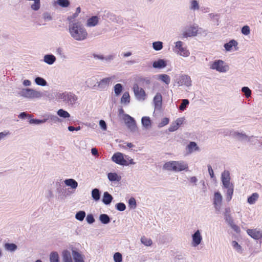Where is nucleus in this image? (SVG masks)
<instances>
[{
	"mask_svg": "<svg viewBox=\"0 0 262 262\" xmlns=\"http://www.w3.org/2000/svg\"><path fill=\"white\" fill-rule=\"evenodd\" d=\"M199 31V26L196 24L190 25L188 28L183 32V36L185 38L194 37L197 35Z\"/></svg>",
	"mask_w": 262,
	"mask_h": 262,
	"instance_id": "nucleus-8",
	"label": "nucleus"
},
{
	"mask_svg": "<svg viewBox=\"0 0 262 262\" xmlns=\"http://www.w3.org/2000/svg\"><path fill=\"white\" fill-rule=\"evenodd\" d=\"M62 262H73L71 254L69 251L64 250L62 252Z\"/></svg>",
	"mask_w": 262,
	"mask_h": 262,
	"instance_id": "nucleus-27",
	"label": "nucleus"
},
{
	"mask_svg": "<svg viewBox=\"0 0 262 262\" xmlns=\"http://www.w3.org/2000/svg\"><path fill=\"white\" fill-rule=\"evenodd\" d=\"M225 219L229 226L236 233H239V227L234 223L233 219L230 214H226Z\"/></svg>",
	"mask_w": 262,
	"mask_h": 262,
	"instance_id": "nucleus-14",
	"label": "nucleus"
},
{
	"mask_svg": "<svg viewBox=\"0 0 262 262\" xmlns=\"http://www.w3.org/2000/svg\"><path fill=\"white\" fill-rule=\"evenodd\" d=\"M242 33L245 35H248L250 34V29L248 26H244L242 27L241 30Z\"/></svg>",
	"mask_w": 262,
	"mask_h": 262,
	"instance_id": "nucleus-58",
	"label": "nucleus"
},
{
	"mask_svg": "<svg viewBox=\"0 0 262 262\" xmlns=\"http://www.w3.org/2000/svg\"><path fill=\"white\" fill-rule=\"evenodd\" d=\"M232 245L234 247V249L236 250V251L239 253L242 252V248L241 245H239L238 243L235 241L232 242Z\"/></svg>",
	"mask_w": 262,
	"mask_h": 262,
	"instance_id": "nucleus-56",
	"label": "nucleus"
},
{
	"mask_svg": "<svg viewBox=\"0 0 262 262\" xmlns=\"http://www.w3.org/2000/svg\"><path fill=\"white\" fill-rule=\"evenodd\" d=\"M222 202V196L220 192H215L214 194L213 203L215 207L217 208L219 207Z\"/></svg>",
	"mask_w": 262,
	"mask_h": 262,
	"instance_id": "nucleus-25",
	"label": "nucleus"
},
{
	"mask_svg": "<svg viewBox=\"0 0 262 262\" xmlns=\"http://www.w3.org/2000/svg\"><path fill=\"white\" fill-rule=\"evenodd\" d=\"M50 262H60L58 253L56 251L51 252L50 254Z\"/></svg>",
	"mask_w": 262,
	"mask_h": 262,
	"instance_id": "nucleus-35",
	"label": "nucleus"
},
{
	"mask_svg": "<svg viewBox=\"0 0 262 262\" xmlns=\"http://www.w3.org/2000/svg\"><path fill=\"white\" fill-rule=\"evenodd\" d=\"M175 80L178 86L184 85L189 87L191 85V78L190 76L187 75H179L177 76Z\"/></svg>",
	"mask_w": 262,
	"mask_h": 262,
	"instance_id": "nucleus-7",
	"label": "nucleus"
},
{
	"mask_svg": "<svg viewBox=\"0 0 262 262\" xmlns=\"http://www.w3.org/2000/svg\"><path fill=\"white\" fill-rule=\"evenodd\" d=\"M124 115V122L128 129L131 132L137 131L138 128L135 119L128 114H125Z\"/></svg>",
	"mask_w": 262,
	"mask_h": 262,
	"instance_id": "nucleus-6",
	"label": "nucleus"
},
{
	"mask_svg": "<svg viewBox=\"0 0 262 262\" xmlns=\"http://www.w3.org/2000/svg\"><path fill=\"white\" fill-rule=\"evenodd\" d=\"M115 78V76L106 77L103 78L99 82H98L97 86L100 90H106L109 86L110 84L111 83L113 80Z\"/></svg>",
	"mask_w": 262,
	"mask_h": 262,
	"instance_id": "nucleus-10",
	"label": "nucleus"
},
{
	"mask_svg": "<svg viewBox=\"0 0 262 262\" xmlns=\"http://www.w3.org/2000/svg\"><path fill=\"white\" fill-rule=\"evenodd\" d=\"M163 42L162 41H158L152 43V47L156 51L161 50L163 48Z\"/></svg>",
	"mask_w": 262,
	"mask_h": 262,
	"instance_id": "nucleus-47",
	"label": "nucleus"
},
{
	"mask_svg": "<svg viewBox=\"0 0 262 262\" xmlns=\"http://www.w3.org/2000/svg\"><path fill=\"white\" fill-rule=\"evenodd\" d=\"M69 32L71 36L75 40L83 41L88 36L87 31L81 22L71 21L69 25Z\"/></svg>",
	"mask_w": 262,
	"mask_h": 262,
	"instance_id": "nucleus-1",
	"label": "nucleus"
},
{
	"mask_svg": "<svg viewBox=\"0 0 262 262\" xmlns=\"http://www.w3.org/2000/svg\"><path fill=\"white\" fill-rule=\"evenodd\" d=\"M230 132L229 136H232L233 138H236L240 141L246 140L248 139L249 140V138L245 133H239L237 131H234L232 130Z\"/></svg>",
	"mask_w": 262,
	"mask_h": 262,
	"instance_id": "nucleus-16",
	"label": "nucleus"
},
{
	"mask_svg": "<svg viewBox=\"0 0 262 262\" xmlns=\"http://www.w3.org/2000/svg\"><path fill=\"white\" fill-rule=\"evenodd\" d=\"M10 135L9 131L5 130L0 133V141L5 139L7 136Z\"/></svg>",
	"mask_w": 262,
	"mask_h": 262,
	"instance_id": "nucleus-61",
	"label": "nucleus"
},
{
	"mask_svg": "<svg viewBox=\"0 0 262 262\" xmlns=\"http://www.w3.org/2000/svg\"><path fill=\"white\" fill-rule=\"evenodd\" d=\"M167 66V63L165 60L162 59H159L158 60L155 61L152 63V67L155 69H163Z\"/></svg>",
	"mask_w": 262,
	"mask_h": 262,
	"instance_id": "nucleus-21",
	"label": "nucleus"
},
{
	"mask_svg": "<svg viewBox=\"0 0 262 262\" xmlns=\"http://www.w3.org/2000/svg\"><path fill=\"white\" fill-rule=\"evenodd\" d=\"M59 92V91H55L52 93H50L48 91H45V93H43V96L47 97L49 100H53L55 98H56L55 94Z\"/></svg>",
	"mask_w": 262,
	"mask_h": 262,
	"instance_id": "nucleus-43",
	"label": "nucleus"
},
{
	"mask_svg": "<svg viewBox=\"0 0 262 262\" xmlns=\"http://www.w3.org/2000/svg\"><path fill=\"white\" fill-rule=\"evenodd\" d=\"M113 258L115 262H122V254L119 252H116L114 254Z\"/></svg>",
	"mask_w": 262,
	"mask_h": 262,
	"instance_id": "nucleus-53",
	"label": "nucleus"
},
{
	"mask_svg": "<svg viewBox=\"0 0 262 262\" xmlns=\"http://www.w3.org/2000/svg\"><path fill=\"white\" fill-rule=\"evenodd\" d=\"M242 92L244 93L246 98H249L251 95V91L247 86H244L242 88Z\"/></svg>",
	"mask_w": 262,
	"mask_h": 262,
	"instance_id": "nucleus-52",
	"label": "nucleus"
},
{
	"mask_svg": "<svg viewBox=\"0 0 262 262\" xmlns=\"http://www.w3.org/2000/svg\"><path fill=\"white\" fill-rule=\"evenodd\" d=\"M133 91L136 98L139 101H143L146 98V93L144 90L139 88L137 84H134L133 86Z\"/></svg>",
	"mask_w": 262,
	"mask_h": 262,
	"instance_id": "nucleus-9",
	"label": "nucleus"
},
{
	"mask_svg": "<svg viewBox=\"0 0 262 262\" xmlns=\"http://www.w3.org/2000/svg\"><path fill=\"white\" fill-rule=\"evenodd\" d=\"M223 188L226 189V200L227 201H230L233 193L234 185L230 182L223 184Z\"/></svg>",
	"mask_w": 262,
	"mask_h": 262,
	"instance_id": "nucleus-13",
	"label": "nucleus"
},
{
	"mask_svg": "<svg viewBox=\"0 0 262 262\" xmlns=\"http://www.w3.org/2000/svg\"><path fill=\"white\" fill-rule=\"evenodd\" d=\"M183 43L181 41H178L176 42L175 48L177 50V52L181 56L188 57L190 53L186 48L183 47Z\"/></svg>",
	"mask_w": 262,
	"mask_h": 262,
	"instance_id": "nucleus-11",
	"label": "nucleus"
},
{
	"mask_svg": "<svg viewBox=\"0 0 262 262\" xmlns=\"http://www.w3.org/2000/svg\"><path fill=\"white\" fill-rule=\"evenodd\" d=\"M202 239V237L200 232V231L197 230L192 235V242L191 243L192 246L193 247H196L201 243Z\"/></svg>",
	"mask_w": 262,
	"mask_h": 262,
	"instance_id": "nucleus-18",
	"label": "nucleus"
},
{
	"mask_svg": "<svg viewBox=\"0 0 262 262\" xmlns=\"http://www.w3.org/2000/svg\"><path fill=\"white\" fill-rule=\"evenodd\" d=\"M124 160L126 161V163L127 164H125L124 166H128L129 165H134L135 164V162H134L133 159H132L128 155H124Z\"/></svg>",
	"mask_w": 262,
	"mask_h": 262,
	"instance_id": "nucleus-54",
	"label": "nucleus"
},
{
	"mask_svg": "<svg viewBox=\"0 0 262 262\" xmlns=\"http://www.w3.org/2000/svg\"><path fill=\"white\" fill-rule=\"evenodd\" d=\"M112 160L116 164L124 166L125 164H127L124 160V155L121 152L115 153L112 157Z\"/></svg>",
	"mask_w": 262,
	"mask_h": 262,
	"instance_id": "nucleus-12",
	"label": "nucleus"
},
{
	"mask_svg": "<svg viewBox=\"0 0 262 262\" xmlns=\"http://www.w3.org/2000/svg\"><path fill=\"white\" fill-rule=\"evenodd\" d=\"M5 248L8 251L13 252L17 249V246L15 244L6 243L5 244Z\"/></svg>",
	"mask_w": 262,
	"mask_h": 262,
	"instance_id": "nucleus-40",
	"label": "nucleus"
},
{
	"mask_svg": "<svg viewBox=\"0 0 262 262\" xmlns=\"http://www.w3.org/2000/svg\"><path fill=\"white\" fill-rule=\"evenodd\" d=\"M187 148L189 150L192 151L193 150H198L199 148L197 146L196 143L195 142H190L189 144L187 145Z\"/></svg>",
	"mask_w": 262,
	"mask_h": 262,
	"instance_id": "nucleus-49",
	"label": "nucleus"
},
{
	"mask_svg": "<svg viewBox=\"0 0 262 262\" xmlns=\"http://www.w3.org/2000/svg\"><path fill=\"white\" fill-rule=\"evenodd\" d=\"M141 242L143 244L147 246H150L152 243V241L150 239L147 238L145 236L141 237Z\"/></svg>",
	"mask_w": 262,
	"mask_h": 262,
	"instance_id": "nucleus-51",
	"label": "nucleus"
},
{
	"mask_svg": "<svg viewBox=\"0 0 262 262\" xmlns=\"http://www.w3.org/2000/svg\"><path fill=\"white\" fill-rule=\"evenodd\" d=\"M42 16L43 19L46 21H49L52 19V17L51 16L50 13L48 12L43 13Z\"/></svg>",
	"mask_w": 262,
	"mask_h": 262,
	"instance_id": "nucleus-63",
	"label": "nucleus"
},
{
	"mask_svg": "<svg viewBox=\"0 0 262 262\" xmlns=\"http://www.w3.org/2000/svg\"><path fill=\"white\" fill-rule=\"evenodd\" d=\"M210 68L220 73L226 72L229 70L228 66L222 60H214L211 64Z\"/></svg>",
	"mask_w": 262,
	"mask_h": 262,
	"instance_id": "nucleus-5",
	"label": "nucleus"
},
{
	"mask_svg": "<svg viewBox=\"0 0 262 262\" xmlns=\"http://www.w3.org/2000/svg\"><path fill=\"white\" fill-rule=\"evenodd\" d=\"M247 234L254 239H260L262 238V232L256 228L247 230Z\"/></svg>",
	"mask_w": 262,
	"mask_h": 262,
	"instance_id": "nucleus-15",
	"label": "nucleus"
},
{
	"mask_svg": "<svg viewBox=\"0 0 262 262\" xmlns=\"http://www.w3.org/2000/svg\"><path fill=\"white\" fill-rule=\"evenodd\" d=\"M101 192L99 189L94 188L92 190V197L95 201H98L100 199Z\"/></svg>",
	"mask_w": 262,
	"mask_h": 262,
	"instance_id": "nucleus-32",
	"label": "nucleus"
},
{
	"mask_svg": "<svg viewBox=\"0 0 262 262\" xmlns=\"http://www.w3.org/2000/svg\"><path fill=\"white\" fill-rule=\"evenodd\" d=\"M56 60V57L51 54H46L43 57V61L49 65L53 64Z\"/></svg>",
	"mask_w": 262,
	"mask_h": 262,
	"instance_id": "nucleus-23",
	"label": "nucleus"
},
{
	"mask_svg": "<svg viewBox=\"0 0 262 262\" xmlns=\"http://www.w3.org/2000/svg\"><path fill=\"white\" fill-rule=\"evenodd\" d=\"M56 99L58 102L73 106L78 100V97L73 92L68 91H59L55 94Z\"/></svg>",
	"mask_w": 262,
	"mask_h": 262,
	"instance_id": "nucleus-2",
	"label": "nucleus"
},
{
	"mask_svg": "<svg viewBox=\"0 0 262 262\" xmlns=\"http://www.w3.org/2000/svg\"><path fill=\"white\" fill-rule=\"evenodd\" d=\"M220 15V14L217 13H211L208 14V16L209 17V18L214 22H215L217 25H219V24Z\"/></svg>",
	"mask_w": 262,
	"mask_h": 262,
	"instance_id": "nucleus-39",
	"label": "nucleus"
},
{
	"mask_svg": "<svg viewBox=\"0 0 262 262\" xmlns=\"http://www.w3.org/2000/svg\"><path fill=\"white\" fill-rule=\"evenodd\" d=\"M189 104V101L188 99H184L182 100V103L179 106V109L181 111H184L186 110Z\"/></svg>",
	"mask_w": 262,
	"mask_h": 262,
	"instance_id": "nucleus-41",
	"label": "nucleus"
},
{
	"mask_svg": "<svg viewBox=\"0 0 262 262\" xmlns=\"http://www.w3.org/2000/svg\"><path fill=\"white\" fill-rule=\"evenodd\" d=\"M99 126L103 130H106L107 125L106 122L103 120H100L99 123Z\"/></svg>",
	"mask_w": 262,
	"mask_h": 262,
	"instance_id": "nucleus-62",
	"label": "nucleus"
},
{
	"mask_svg": "<svg viewBox=\"0 0 262 262\" xmlns=\"http://www.w3.org/2000/svg\"><path fill=\"white\" fill-rule=\"evenodd\" d=\"M258 198V194L257 193H253L248 198V202L250 204H254Z\"/></svg>",
	"mask_w": 262,
	"mask_h": 262,
	"instance_id": "nucleus-46",
	"label": "nucleus"
},
{
	"mask_svg": "<svg viewBox=\"0 0 262 262\" xmlns=\"http://www.w3.org/2000/svg\"><path fill=\"white\" fill-rule=\"evenodd\" d=\"M115 57V54H110L108 55H107L106 56H104V59L106 62H110L111 61H112Z\"/></svg>",
	"mask_w": 262,
	"mask_h": 262,
	"instance_id": "nucleus-60",
	"label": "nucleus"
},
{
	"mask_svg": "<svg viewBox=\"0 0 262 262\" xmlns=\"http://www.w3.org/2000/svg\"><path fill=\"white\" fill-rule=\"evenodd\" d=\"M56 53L57 55H59L61 58H66V57L64 55L62 48L59 47L56 49Z\"/></svg>",
	"mask_w": 262,
	"mask_h": 262,
	"instance_id": "nucleus-59",
	"label": "nucleus"
},
{
	"mask_svg": "<svg viewBox=\"0 0 262 262\" xmlns=\"http://www.w3.org/2000/svg\"><path fill=\"white\" fill-rule=\"evenodd\" d=\"M115 207L119 211H123L126 209V205L123 203H118L116 204Z\"/></svg>",
	"mask_w": 262,
	"mask_h": 262,
	"instance_id": "nucleus-55",
	"label": "nucleus"
},
{
	"mask_svg": "<svg viewBox=\"0 0 262 262\" xmlns=\"http://www.w3.org/2000/svg\"><path fill=\"white\" fill-rule=\"evenodd\" d=\"M99 220L104 224H108L110 222V218L106 214H101Z\"/></svg>",
	"mask_w": 262,
	"mask_h": 262,
	"instance_id": "nucleus-42",
	"label": "nucleus"
},
{
	"mask_svg": "<svg viewBox=\"0 0 262 262\" xmlns=\"http://www.w3.org/2000/svg\"><path fill=\"white\" fill-rule=\"evenodd\" d=\"M178 128L179 127L176 125L174 122H173L170 124L168 130L170 132H172L177 130Z\"/></svg>",
	"mask_w": 262,
	"mask_h": 262,
	"instance_id": "nucleus-64",
	"label": "nucleus"
},
{
	"mask_svg": "<svg viewBox=\"0 0 262 262\" xmlns=\"http://www.w3.org/2000/svg\"><path fill=\"white\" fill-rule=\"evenodd\" d=\"M56 3L61 7H68L70 4L69 0H57Z\"/></svg>",
	"mask_w": 262,
	"mask_h": 262,
	"instance_id": "nucleus-45",
	"label": "nucleus"
},
{
	"mask_svg": "<svg viewBox=\"0 0 262 262\" xmlns=\"http://www.w3.org/2000/svg\"><path fill=\"white\" fill-rule=\"evenodd\" d=\"M35 83L40 86H44L47 85V82L46 80L40 77H37L35 78Z\"/></svg>",
	"mask_w": 262,
	"mask_h": 262,
	"instance_id": "nucleus-37",
	"label": "nucleus"
},
{
	"mask_svg": "<svg viewBox=\"0 0 262 262\" xmlns=\"http://www.w3.org/2000/svg\"><path fill=\"white\" fill-rule=\"evenodd\" d=\"M57 115L63 118H68L70 117V114L66 111L63 109H59L57 112Z\"/></svg>",
	"mask_w": 262,
	"mask_h": 262,
	"instance_id": "nucleus-38",
	"label": "nucleus"
},
{
	"mask_svg": "<svg viewBox=\"0 0 262 262\" xmlns=\"http://www.w3.org/2000/svg\"><path fill=\"white\" fill-rule=\"evenodd\" d=\"M162 97L160 93H157L154 98L155 108L156 110H160L162 106Z\"/></svg>",
	"mask_w": 262,
	"mask_h": 262,
	"instance_id": "nucleus-19",
	"label": "nucleus"
},
{
	"mask_svg": "<svg viewBox=\"0 0 262 262\" xmlns=\"http://www.w3.org/2000/svg\"><path fill=\"white\" fill-rule=\"evenodd\" d=\"M121 102L123 104H128L130 102V96L128 92L123 93L121 98Z\"/></svg>",
	"mask_w": 262,
	"mask_h": 262,
	"instance_id": "nucleus-36",
	"label": "nucleus"
},
{
	"mask_svg": "<svg viewBox=\"0 0 262 262\" xmlns=\"http://www.w3.org/2000/svg\"><path fill=\"white\" fill-rule=\"evenodd\" d=\"M46 122L49 121L50 123H58L61 121V120L58 116L52 114L46 115L45 116Z\"/></svg>",
	"mask_w": 262,
	"mask_h": 262,
	"instance_id": "nucleus-24",
	"label": "nucleus"
},
{
	"mask_svg": "<svg viewBox=\"0 0 262 262\" xmlns=\"http://www.w3.org/2000/svg\"><path fill=\"white\" fill-rule=\"evenodd\" d=\"M158 79L167 85L170 82V77L167 74H159Z\"/></svg>",
	"mask_w": 262,
	"mask_h": 262,
	"instance_id": "nucleus-34",
	"label": "nucleus"
},
{
	"mask_svg": "<svg viewBox=\"0 0 262 262\" xmlns=\"http://www.w3.org/2000/svg\"><path fill=\"white\" fill-rule=\"evenodd\" d=\"M64 183L67 186H70L72 189H75L78 186V183L73 179H66Z\"/></svg>",
	"mask_w": 262,
	"mask_h": 262,
	"instance_id": "nucleus-29",
	"label": "nucleus"
},
{
	"mask_svg": "<svg viewBox=\"0 0 262 262\" xmlns=\"http://www.w3.org/2000/svg\"><path fill=\"white\" fill-rule=\"evenodd\" d=\"M107 178L111 182H119L121 177L116 172H109L107 173Z\"/></svg>",
	"mask_w": 262,
	"mask_h": 262,
	"instance_id": "nucleus-28",
	"label": "nucleus"
},
{
	"mask_svg": "<svg viewBox=\"0 0 262 262\" xmlns=\"http://www.w3.org/2000/svg\"><path fill=\"white\" fill-rule=\"evenodd\" d=\"M72 253L75 262H84L82 255L75 248H72Z\"/></svg>",
	"mask_w": 262,
	"mask_h": 262,
	"instance_id": "nucleus-22",
	"label": "nucleus"
},
{
	"mask_svg": "<svg viewBox=\"0 0 262 262\" xmlns=\"http://www.w3.org/2000/svg\"><path fill=\"white\" fill-rule=\"evenodd\" d=\"M163 168L175 172L188 171V164L183 161H171L165 163L163 165Z\"/></svg>",
	"mask_w": 262,
	"mask_h": 262,
	"instance_id": "nucleus-3",
	"label": "nucleus"
},
{
	"mask_svg": "<svg viewBox=\"0 0 262 262\" xmlns=\"http://www.w3.org/2000/svg\"><path fill=\"white\" fill-rule=\"evenodd\" d=\"M191 11H195L200 9L199 2L196 0H191L190 1L189 7Z\"/></svg>",
	"mask_w": 262,
	"mask_h": 262,
	"instance_id": "nucleus-31",
	"label": "nucleus"
},
{
	"mask_svg": "<svg viewBox=\"0 0 262 262\" xmlns=\"http://www.w3.org/2000/svg\"><path fill=\"white\" fill-rule=\"evenodd\" d=\"M18 94L28 99H38L43 97V93L36 90L30 88L23 89Z\"/></svg>",
	"mask_w": 262,
	"mask_h": 262,
	"instance_id": "nucleus-4",
	"label": "nucleus"
},
{
	"mask_svg": "<svg viewBox=\"0 0 262 262\" xmlns=\"http://www.w3.org/2000/svg\"><path fill=\"white\" fill-rule=\"evenodd\" d=\"M230 172L228 170H224L221 174V181L223 184L230 182Z\"/></svg>",
	"mask_w": 262,
	"mask_h": 262,
	"instance_id": "nucleus-26",
	"label": "nucleus"
},
{
	"mask_svg": "<svg viewBox=\"0 0 262 262\" xmlns=\"http://www.w3.org/2000/svg\"><path fill=\"white\" fill-rule=\"evenodd\" d=\"M128 207L130 209H135L137 206L136 201L133 197L130 198L128 200Z\"/></svg>",
	"mask_w": 262,
	"mask_h": 262,
	"instance_id": "nucleus-48",
	"label": "nucleus"
},
{
	"mask_svg": "<svg viewBox=\"0 0 262 262\" xmlns=\"http://www.w3.org/2000/svg\"><path fill=\"white\" fill-rule=\"evenodd\" d=\"M113 200L112 195L109 193L107 191H105L103 193L102 202L106 205H110Z\"/></svg>",
	"mask_w": 262,
	"mask_h": 262,
	"instance_id": "nucleus-20",
	"label": "nucleus"
},
{
	"mask_svg": "<svg viewBox=\"0 0 262 262\" xmlns=\"http://www.w3.org/2000/svg\"><path fill=\"white\" fill-rule=\"evenodd\" d=\"M237 42L234 40H231L229 42L224 44V48L227 51H230L233 47H236L237 46Z\"/></svg>",
	"mask_w": 262,
	"mask_h": 262,
	"instance_id": "nucleus-30",
	"label": "nucleus"
},
{
	"mask_svg": "<svg viewBox=\"0 0 262 262\" xmlns=\"http://www.w3.org/2000/svg\"><path fill=\"white\" fill-rule=\"evenodd\" d=\"M141 123L144 127L148 128L151 125V120L149 117H143L141 119Z\"/></svg>",
	"mask_w": 262,
	"mask_h": 262,
	"instance_id": "nucleus-33",
	"label": "nucleus"
},
{
	"mask_svg": "<svg viewBox=\"0 0 262 262\" xmlns=\"http://www.w3.org/2000/svg\"><path fill=\"white\" fill-rule=\"evenodd\" d=\"M46 122V120L45 116L43 117V119H31L29 120V123L30 124H39L41 123H44Z\"/></svg>",
	"mask_w": 262,
	"mask_h": 262,
	"instance_id": "nucleus-50",
	"label": "nucleus"
},
{
	"mask_svg": "<svg viewBox=\"0 0 262 262\" xmlns=\"http://www.w3.org/2000/svg\"><path fill=\"white\" fill-rule=\"evenodd\" d=\"M123 86L120 83H117L114 86V92L116 96H119L122 92Z\"/></svg>",
	"mask_w": 262,
	"mask_h": 262,
	"instance_id": "nucleus-44",
	"label": "nucleus"
},
{
	"mask_svg": "<svg viewBox=\"0 0 262 262\" xmlns=\"http://www.w3.org/2000/svg\"><path fill=\"white\" fill-rule=\"evenodd\" d=\"M100 17L97 15L92 16L87 19L86 25L88 27H95L99 24Z\"/></svg>",
	"mask_w": 262,
	"mask_h": 262,
	"instance_id": "nucleus-17",
	"label": "nucleus"
},
{
	"mask_svg": "<svg viewBox=\"0 0 262 262\" xmlns=\"http://www.w3.org/2000/svg\"><path fill=\"white\" fill-rule=\"evenodd\" d=\"M169 118H164L161 122L158 124V127L159 128H161L162 127H163L164 126H165L166 125L168 124L169 123Z\"/></svg>",
	"mask_w": 262,
	"mask_h": 262,
	"instance_id": "nucleus-57",
	"label": "nucleus"
}]
</instances>
